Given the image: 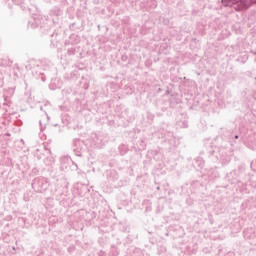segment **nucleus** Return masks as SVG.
Listing matches in <instances>:
<instances>
[{
  "instance_id": "1",
  "label": "nucleus",
  "mask_w": 256,
  "mask_h": 256,
  "mask_svg": "<svg viewBox=\"0 0 256 256\" xmlns=\"http://www.w3.org/2000/svg\"><path fill=\"white\" fill-rule=\"evenodd\" d=\"M51 23V20H49L47 16L34 14L33 17L28 21V27H30V29H37V27H40L42 31L49 33V31H51Z\"/></svg>"
},
{
  "instance_id": "2",
  "label": "nucleus",
  "mask_w": 256,
  "mask_h": 256,
  "mask_svg": "<svg viewBox=\"0 0 256 256\" xmlns=\"http://www.w3.org/2000/svg\"><path fill=\"white\" fill-rule=\"evenodd\" d=\"M32 189L35 193H45L49 189V180L43 177H37L32 181Z\"/></svg>"
},
{
  "instance_id": "3",
  "label": "nucleus",
  "mask_w": 256,
  "mask_h": 256,
  "mask_svg": "<svg viewBox=\"0 0 256 256\" xmlns=\"http://www.w3.org/2000/svg\"><path fill=\"white\" fill-rule=\"evenodd\" d=\"M50 17H52L53 23H59V19L63 17V10L59 7H54L49 12Z\"/></svg>"
},
{
  "instance_id": "4",
  "label": "nucleus",
  "mask_w": 256,
  "mask_h": 256,
  "mask_svg": "<svg viewBox=\"0 0 256 256\" xmlns=\"http://www.w3.org/2000/svg\"><path fill=\"white\" fill-rule=\"evenodd\" d=\"M68 187L69 182L65 178L57 179L56 191H59V193H67Z\"/></svg>"
},
{
  "instance_id": "5",
  "label": "nucleus",
  "mask_w": 256,
  "mask_h": 256,
  "mask_svg": "<svg viewBox=\"0 0 256 256\" xmlns=\"http://www.w3.org/2000/svg\"><path fill=\"white\" fill-rule=\"evenodd\" d=\"M169 107L170 109H175L179 103H181V99L179 98V94L173 93L169 97Z\"/></svg>"
},
{
  "instance_id": "6",
  "label": "nucleus",
  "mask_w": 256,
  "mask_h": 256,
  "mask_svg": "<svg viewBox=\"0 0 256 256\" xmlns=\"http://www.w3.org/2000/svg\"><path fill=\"white\" fill-rule=\"evenodd\" d=\"M79 43H81V36L78 34H71L64 42V45H79Z\"/></svg>"
},
{
  "instance_id": "7",
  "label": "nucleus",
  "mask_w": 256,
  "mask_h": 256,
  "mask_svg": "<svg viewBox=\"0 0 256 256\" xmlns=\"http://www.w3.org/2000/svg\"><path fill=\"white\" fill-rule=\"evenodd\" d=\"M63 87V81L60 78H53L49 84V89L51 91H57V89H61Z\"/></svg>"
},
{
  "instance_id": "8",
  "label": "nucleus",
  "mask_w": 256,
  "mask_h": 256,
  "mask_svg": "<svg viewBox=\"0 0 256 256\" xmlns=\"http://www.w3.org/2000/svg\"><path fill=\"white\" fill-rule=\"evenodd\" d=\"M243 234L244 238L249 239V241L256 238V232L253 228H248L247 230H244Z\"/></svg>"
},
{
  "instance_id": "9",
  "label": "nucleus",
  "mask_w": 256,
  "mask_h": 256,
  "mask_svg": "<svg viewBox=\"0 0 256 256\" xmlns=\"http://www.w3.org/2000/svg\"><path fill=\"white\" fill-rule=\"evenodd\" d=\"M51 40V47H59V41L57 40V33L53 32L50 34Z\"/></svg>"
},
{
  "instance_id": "10",
  "label": "nucleus",
  "mask_w": 256,
  "mask_h": 256,
  "mask_svg": "<svg viewBox=\"0 0 256 256\" xmlns=\"http://www.w3.org/2000/svg\"><path fill=\"white\" fill-rule=\"evenodd\" d=\"M109 183H115V181H117L119 179V174H117V172L112 171L110 172V174L107 177Z\"/></svg>"
},
{
  "instance_id": "11",
  "label": "nucleus",
  "mask_w": 256,
  "mask_h": 256,
  "mask_svg": "<svg viewBox=\"0 0 256 256\" xmlns=\"http://www.w3.org/2000/svg\"><path fill=\"white\" fill-rule=\"evenodd\" d=\"M236 61L245 65V62L249 61V55L247 53L241 54L237 57Z\"/></svg>"
},
{
  "instance_id": "12",
  "label": "nucleus",
  "mask_w": 256,
  "mask_h": 256,
  "mask_svg": "<svg viewBox=\"0 0 256 256\" xmlns=\"http://www.w3.org/2000/svg\"><path fill=\"white\" fill-rule=\"evenodd\" d=\"M77 53H79V47H70L67 49V55L69 57L76 55Z\"/></svg>"
},
{
  "instance_id": "13",
  "label": "nucleus",
  "mask_w": 256,
  "mask_h": 256,
  "mask_svg": "<svg viewBox=\"0 0 256 256\" xmlns=\"http://www.w3.org/2000/svg\"><path fill=\"white\" fill-rule=\"evenodd\" d=\"M118 149H119V153H120V155H127V152L129 151V148L127 147V145H125V144H121L119 147H118Z\"/></svg>"
},
{
  "instance_id": "14",
  "label": "nucleus",
  "mask_w": 256,
  "mask_h": 256,
  "mask_svg": "<svg viewBox=\"0 0 256 256\" xmlns=\"http://www.w3.org/2000/svg\"><path fill=\"white\" fill-rule=\"evenodd\" d=\"M178 126L181 127L182 129H187V127H189V121L187 119L180 120L178 122Z\"/></svg>"
},
{
  "instance_id": "15",
  "label": "nucleus",
  "mask_w": 256,
  "mask_h": 256,
  "mask_svg": "<svg viewBox=\"0 0 256 256\" xmlns=\"http://www.w3.org/2000/svg\"><path fill=\"white\" fill-rule=\"evenodd\" d=\"M109 256H119V248L116 246H111Z\"/></svg>"
},
{
  "instance_id": "16",
  "label": "nucleus",
  "mask_w": 256,
  "mask_h": 256,
  "mask_svg": "<svg viewBox=\"0 0 256 256\" xmlns=\"http://www.w3.org/2000/svg\"><path fill=\"white\" fill-rule=\"evenodd\" d=\"M222 5L224 7H233V5H235V0H222Z\"/></svg>"
},
{
  "instance_id": "17",
  "label": "nucleus",
  "mask_w": 256,
  "mask_h": 256,
  "mask_svg": "<svg viewBox=\"0 0 256 256\" xmlns=\"http://www.w3.org/2000/svg\"><path fill=\"white\" fill-rule=\"evenodd\" d=\"M81 145H83V141H81V139L76 138L73 140L74 149H77V147L81 148Z\"/></svg>"
},
{
  "instance_id": "18",
  "label": "nucleus",
  "mask_w": 256,
  "mask_h": 256,
  "mask_svg": "<svg viewBox=\"0 0 256 256\" xmlns=\"http://www.w3.org/2000/svg\"><path fill=\"white\" fill-rule=\"evenodd\" d=\"M196 164L198 165V167H200V169H203L205 167V161H203V158L201 157L196 158Z\"/></svg>"
},
{
  "instance_id": "19",
  "label": "nucleus",
  "mask_w": 256,
  "mask_h": 256,
  "mask_svg": "<svg viewBox=\"0 0 256 256\" xmlns=\"http://www.w3.org/2000/svg\"><path fill=\"white\" fill-rule=\"evenodd\" d=\"M235 177H237V170H233L226 174L227 179H235Z\"/></svg>"
},
{
  "instance_id": "20",
  "label": "nucleus",
  "mask_w": 256,
  "mask_h": 256,
  "mask_svg": "<svg viewBox=\"0 0 256 256\" xmlns=\"http://www.w3.org/2000/svg\"><path fill=\"white\" fill-rule=\"evenodd\" d=\"M73 152L75 153L76 157H83V154L81 153V148H73Z\"/></svg>"
},
{
  "instance_id": "21",
  "label": "nucleus",
  "mask_w": 256,
  "mask_h": 256,
  "mask_svg": "<svg viewBox=\"0 0 256 256\" xmlns=\"http://www.w3.org/2000/svg\"><path fill=\"white\" fill-rule=\"evenodd\" d=\"M69 29L71 31H79V29H81V27L77 26V23H72V24H70Z\"/></svg>"
},
{
  "instance_id": "22",
  "label": "nucleus",
  "mask_w": 256,
  "mask_h": 256,
  "mask_svg": "<svg viewBox=\"0 0 256 256\" xmlns=\"http://www.w3.org/2000/svg\"><path fill=\"white\" fill-rule=\"evenodd\" d=\"M222 159V165H229V163L231 162V158L228 157L226 159L221 158Z\"/></svg>"
},
{
  "instance_id": "23",
  "label": "nucleus",
  "mask_w": 256,
  "mask_h": 256,
  "mask_svg": "<svg viewBox=\"0 0 256 256\" xmlns=\"http://www.w3.org/2000/svg\"><path fill=\"white\" fill-rule=\"evenodd\" d=\"M147 119H149L150 121H153V119H155V115L152 114L151 112L147 113Z\"/></svg>"
},
{
  "instance_id": "24",
  "label": "nucleus",
  "mask_w": 256,
  "mask_h": 256,
  "mask_svg": "<svg viewBox=\"0 0 256 256\" xmlns=\"http://www.w3.org/2000/svg\"><path fill=\"white\" fill-rule=\"evenodd\" d=\"M127 59H129V57L126 54L122 55L121 61H123V63H125Z\"/></svg>"
},
{
  "instance_id": "25",
  "label": "nucleus",
  "mask_w": 256,
  "mask_h": 256,
  "mask_svg": "<svg viewBox=\"0 0 256 256\" xmlns=\"http://www.w3.org/2000/svg\"><path fill=\"white\" fill-rule=\"evenodd\" d=\"M73 251H75V246L68 247V253H73Z\"/></svg>"
},
{
  "instance_id": "26",
  "label": "nucleus",
  "mask_w": 256,
  "mask_h": 256,
  "mask_svg": "<svg viewBox=\"0 0 256 256\" xmlns=\"http://www.w3.org/2000/svg\"><path fill=\"white\" fill-rule=\"evenodd\" d=\"M98 256H107V253L105 251H103V250H100L98 252Z\"/></svg>"
},
{
  "instance_id": "27",
  "label": "nucleus",
  "mask_w": 256,
  "mask_h": 256,
  "mask_svg": "<svg viewBox=\"0 0 256 256\" xmlns=\"http://www.w3.org/2000/svg\"><path fill=\"white\" fill-rule=\"evenodd\" d=\"M88 215L91 217V219H95V212H90Z\"/></svg>"
},
{
  "instance_id": "28",
  "label": "nucleus",
  "mask_w": 256,
  "mask_h": 256,
  "mask_svg": "<svg viewBox=\"0 0 256 256\" xmlns=\"http://www.w3.org/2000/svg\"><path fill=\"white\" fill-rule=\"evenodd\" d=\"M39 123H40V129L41 131H43V129H45V126L43 127V122L41 120L39 121Z\"/></svg>"
},
{
  "instance_id": "29",
  "label": "nucleus",
  "mask_w": 256,
  "mask_h": 256,
  "mask_svg": "<svg viewBox=\"0 0 256 256\" xmlns=\"http://www.w3.org/2000/svg\"><path fill=\"white\" fill-rule=\"evenodd\" d=\"M250 53L256 57V51L255 50H251Z\"/></svg>"
},
{
  "instance_id": "30",
  "label": "nucleus",
  "mask_w": 256,
  "mask_h": 256,
  "mask_svg": "<svg viewBox=\"0 0 256 256\" xmlns=\"http://www.w3.org/2000/svg\"><path fill=\"white\" fill-rule=\"evenodd\" d=\"M209 153H210V156H213L215 155V150H211Z\"/></svg>"
},
{
  "instance_id": "31",
  "label": "nucleus",
  "mask_w": 256,
  "mask_h": 256,
  "mask_svg": "<svg viewBox=\"0 0 256 256\" xmlns=\"http://www.w3.org/2000/svg\"><path fill=\"white\" fill-rule=\"evenodd\" d=\"M44 113H45V115H46V117H47V119H48V121H49V119H51V118L49 117V115L47 114L46 111H44Z\"/></svg>"
},
{
  "instance_id": "32",
  "label": "nucleus",
  "mask_w": 256,
  "mask_h": 256,
  "mask_svg": "<svg viewBox=\"0 0 256 256\" xmlns=\"http://www.w3.org/2000/svg\"><path fill=\"white\" fill-rule=\"evenodd\" d=\"M84 89H89V84H85Z\"/></svg>"
},
{
  "instance_id": "33",
  "label": "nucleus",
  "mask_w": 256,
  "mask_h": 256,
  "mask_svg": "<svg viewBox=\"0 0 256 256\" xmlns=\"http://www.w3.org/2000/svg\"><path fill=\"white\" fill-rule=\"evenodd\" d=\"M234 139H239V135H238V134H235V135H234Z\"/></svg>"
},
{
  "instance_id": "34",
  "label": "nucleus",
  "mask_w": 256,
  "mask_h": 256,
  "mask_svg": "<svg viewBox=\"0 0 256 256\" xmlns=\"http://www.w3.org/2000/svg\"><path fill=\"white\" fill-rule=\"evenodd\" d=\"M21 9H22L23 11H25V7H24L23 5H21Z\"/></svg>"
},
{
  "instance_id": "35",
  "label": "nucleus",
  "mask_w": 256,
  "mask_h": 256,
  "mask_svg": "<svg viewBox=\"0 0 256 256\" xmlns=\"http://www.w3.org/2000/svg\"><path fill=\"white\" fill-rule=\"evenodd\" d=\"M73 165H75L76 169H78V166H77V164L75 162H73Z\"/></svg>"
},
{
  "instance_id": "36",
  "label": "nucleus",
  "mask_w": 256,
  "mask_h": 256,
  "mask_svg": "<svg viewBox=\"0 0 256 256\" xmlns=\"http://www.w3.org/2000/svg\"><path fill=\"white\" fill-rule=\"evenodd\" d=\"M97 28L99 29V31L101 30V25H98Z\"/></svg>"
},
{
  "instance_id": "37",
  "label": "nucleus",
  "mask_w": 256,
  "mask_h": 256,
  "mask_svg": "<svg viewBox=\"0 0 256 256\" xmlns=\"http://www.w3.org/2000/svg\"><path fill=\"white\" fill-rule=\"evenodd\" d=\"M156 189H157V191H159L161 189V187L157 186Z\"/></svg>"
},
{
  "instance_id": "38",
  "label": "nucleus",
  "mask_w": 256,
  "mask_h": 256,
  "mask_svg": "<svg viewBox=\"0 0 256 256\" xmlns=\"http://www.w3.org/2000/svg\"><path fill=\"white\" fill-rule=\"evenodd\" d=\"M162 111H167V108H162Z\"/></svg>"
},
{
  "instance_id": "39",
  "label": "nucleus",
  "mask_w": 256,
  "mask_h": 256,
  "mask_svg": "<svg viewBox=\"0 0 256 256\" xmlns=\"http://www.w3.org/2000/svg\"><path fill=\"white\" fill-rule=\"evenodd\" d=\"M41 79H42V81H45V77H43V76H42V78H41Z\"/></svg>"
},
{
  "instance_id": "40",
  "label": "nucleus",
  "mask_w": 256,
  "mask_h": 256,
  "mask_svg": "<svg viewBox=\"0 0 256 256\" xmlns=\"http://www.w3.org/2000/svg\"><path fill=\"white\" fill-rule=\"evenodd\" d=\"M40 111H43V106L40 107Z\"/></svg>"
},
{
  "instance_id": "41",
  "label": "nucleus",
  "mask_w": 256,
  "mask_h": 256,
  "mask_svg": "<svg viewBox=\"0 0 256 256\" xmlns=\"http://www.w3.org/2000/svg\"><path fill=\"white\" fill-rule=\"evenodd\" d=\"M2 63H3V62L0 60V65H2Z\"/></svg>"
},
{
  "instance_id": "42",
  "label": "nucleus",
  "mask_w": 256,
  "mask_h": 256,
  "mask_svg": "<svg viewBox=\"0 0 256 256\" xmlns=\"http://www.w3.org/2000/svg\"><path fill=\"white\" fill-rule=\"evenodd\" d=\"M10 134L8 133L7 136H9Z\"/></svg>"
},
{
  "instance_id": "43",
  "label": "nucleus",
  "mask_w": 256,
  "mask_h": 256,
  "mask_svg": "<svg viewBox=\"0 0 256 256\" xmlns=\"http://www.w3.org/2000/svg\"><path fill=\"white\" fill-rule=\"evenodd\" d=\"M49 153H51V150H49Z\"/></svg>"
}]
</instances>
